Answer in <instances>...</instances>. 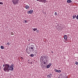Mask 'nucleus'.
Listing matches in <instances>:
<instances>
[{
	"label": "nucleus",
	"mask_w": 78,
	"mask_h": 78,
	"mask_svg": "<svg viewBox=\"0 0 78 78\" xmlns=\"http://www.w3.org/2000/svg\"><path fill=\"white\" fill-rule=\"evenodd\" d=\"M5 67L4 68L5 72H9V70H11V71L14 70V66L13 64H12L10 66L9 64H5Z\"/></svg>",
	"instance_id": "nucleus-1"
},
{
	"label": "nucleus",
	"mask_w": 78,
	"mask_h": 78,
	"mask_svg": "<svg viewBox=\"0 0 78 78\" xmlns=\"http://www.w3.org/2000/svg\"><path fill=\"white\" fill-rule=\"evenodd\" d=\"M42 56L40 58V61H43L44 62V64H47V62H48V60H47V58H48L47 57V55H45L43 56L42 57Z\"/></svg>",
	"instance_id": "nucleus-2"
},
{
	"label": "nucleus",
	"mask_w": 78,
	"mask_h": 78,
	"mask_svg": "<svg viewBox=\"0 0 78 78\" xmlns=\"http://www.w3.org/2000/svg\"><path fill=\"white\" fill-rule=\"evenodd\" d=\"M33 44V43H30L28 44V45H30L29 47V50L31 52H33L34 50V49L33 48H34V45Z\"/></svg>",
	"instance_id": "nucleus-3"
},
{
	"label": "nucleus",
	"mask_w": 78,
	"mask_h": 78,
	"mask_svg": "<svg viewBox=\"0 0 78 78\" xmlns=\"http://www.w3.org/2000/svg\"><path fill=\"white\" fill-rule=\"evenodd\" d=\"M20 0H12V2H13V5H16V4H18L20 1H19Z\"/></svg>",
	"instance_id": "nucleus-4"
},
{
	"label": "nucleus",
	"mask_w": 78,
	"mask_h": 78,
	"mask_svg": "<svg viewBox=\"0 0 78 78\" xmlns=\"http://www.w3.org/2000/svg\"><path fill=\"white\" fill-rule=\"evenodd\" d=\"M33 12V10H30L29 11H27V14H32Z\"/></svg>",
	"instance_id": "nucleus-5"
},
{
	"label": "nucleus",
	"mask_w": 78,
	"mask_h": 78,
	"mask_svg": "<svg viewBox=\"0 0 78 78\" xmlns=\"http://www.w3.org/2000/svg\"><path fill=\"white\" fill-rule=\"evenodd\" d=\"M26 51L27 53H28V54H30V51H29V50H28V48H27L26 49Z\"/></svg>",
	"instance_id": "nucleus-6"
},
{
	"label": "nucleus",
	"mask_w": 78,
	"mask_h": 78,
	"mask_svg": "<svg viewBox=\"0 0 78 78\" xmlns=\"http://www.w3.org/2000/svg\"><path fill=\"white\" fill-rule=\"evenodd\" d=\"M47 77H48L49 78H51V76H52V74L50 73L49 75H47Z\"/></svg>",
	"instance_id": "nucleus-7"
},
{
	"label": "nucleus",
	"mask_w": 78,
	"mask_h": 78,
	"mask_svg": "<svg viewBox=\"0 0 78 78\" xmlns=\"http://www.w3.org/2000/svg\"><path fill=\"white\" fill-rule=\"evenodd\" d=\"M25 8L26 9H29V8H30V7L28 5H26L25 6Z\"/></svg>",
	"instance_id": "nucleus-8"
},
{
	"label": "nucleus",
	"mask_w": 78,
	"mask_h": 78,
	"mask_svg": "<svg viewBox=\"0 0 78 78\" xmlns=\"http://www.w3.org/2000/svg\"><path fill=\"white\" fill-rule=\"evenodd\" d=\"M67 2L68 3H71L72 1L71 0H68Z\"/></svg>",
	"instance_id": "nucleus-9"
},
{
	"label": "nucleus",
	"mask_w": 78,
	"mask_h": 78,
	"mask_svg": "<svg viewBox=\"0 0 78 78\" xmlns=\"http://www.w3.org/2000/svg\"><path fill=\"white\" fill-rule=\"evenodd\" d=\"M64 39H67V35H66L64 36Z\"/></svg>",
	"instance_id": "nucleus-10"
},
{
	"label": "nucleus",
	"mask_w": 78,
	"mask_h": 78,
	"mask_svg": "<svg viewBox=\"0 0 78 78\" xmlns=\"http://www.w3.org/2000/svg\"><path fill=\"white\" fill-rule=\"evenodd\" d=\"M5 64H6V63H5L4 65H3V67H5H5L4 68V71H5V70L4 69H5V68L6 67V66H5Z\"/></svg>",
	"instance_id": "nucleus-11"
},
{
	"label": "nucleus",
	"mask_w": 78,
	"mask_h": 78,
	"mask_svg": "<svg viewBox=\"0 0 78 78\" xmlns=\"http://www.w3.org/2000/svg\"><path fill=\"white\" fill-rule=\"evenodd\" d=\"M42 2H41L42 3H46V2H47V1L46 0H42Z\"/></svg>",
	"instance_id": "nucleus-12"
},
{
	"label": "nucleus",
	"mask_w": 78,
	"mask_h": 78,
	"mask_svg": "<svg viewBox=\"0 0 78 78\" xmlns=\"http://www.w3.org/2000/svg\"><path fill=\"white\" fill-rule=\"evenodd\" d=\"M76 16L75 15H74L73 16V19H75L76 18Z\"/></svg>",
	"instance_id": "nucleus-13"
},
{
	"label": "nucleus",
	"mask_w": 78,
	"mask_h": 78,
	"mask_svg": "<svg viewBox=\"0 0 78 78\" xmlns=\"http://www.w3.org/2000/svg\"><path fill=\"white\" fill-rule=\"evenodd\" d=\"M50 65H48L46 67H47V69H48V68H50Z\"/></svg>",
	"instance_id": "nucleus-14"
},
{
	"label": "nucleus",
	"mask_w": 78,
	"mask_h": 78,
	"mask_svg": "<svg viewBox=\"0 0 78 78\" xmlns=\"http://www.w3.org/2000/svg\"><path fill=\"white\" fill-rule=\"evenodd\" d=\"M37 30V29L35 28L33 29V30L34 31H36V30Z\"/></svg>",
	"instance_id": "nucleus-15"
},
{
	"label": "nucleus",
	"mask_w": 78,
	"mask_h": 78,
	"mask_svg": "<svg viewBox=\"0 0 78 78\" xmlns=\"http://www.w3.org/2000/svg\"><path fill=\"white\" fill-rule=\"evenodd\" d=\"M1 49H4L5 48H4V47L2 46H1Z\"/></svg>",
	"instance_id": "nucleus-16"
},
{
	"label": "nucleus",
	"mask_w": 78,
	"mask_h": 78,
	"mask_svg": "<svg viewBox=\"0 0 78 78\" xmlns=\"http://www.w3.org/2000/svg\"><path fill=\"white\" fill-rule=\"evenodd\" d=\"M30 56H31V57H33V56H34V55L33 54H32L30 55Z\"/></svg>",
	"instance_id": "nucleus-17"
},
{
	"label": "nucleus",
	"mask_w": 78,
	"mask_h": 78,
	"mask_svg": "<svg viewBox=\"0 0 78 78\" xmlns=\"http://www.w3.org/2000/svg\"><path fill=\"white\" fill-rule=\"evenodd\" d=\"M55 70V72H58V70L56 69V68H55L54 69Z\"/></svg>",
	"instance_id": "nucleus-18"
},
{
	"label": "nucleus",
	"mask_w": 78,
	"mask_h": 78,
	"mask_svg": "<svg viewBox=\"0 0 78 78\" xmlns=\"http://www.w3.org/2000/svg\"><path fill=\"white\" fill-rule=\"evenodd\" d=\"M37 1H39L40 2H42V0H36Z\"/></svg>",
	"instance_id": "nucleus-19"
},
{
	"label": "nucleus",
	"mask_w": 78,
	"mask_h": 78,
	"mask_svg": "<svg viewBox=\"0 0 78 78\" xmlns=\"http://www.w3.org/2000/svg\"><path fill=\"white\" fill-rule=\"evenodd\" d=\"M58 73H61V70H58Z\"/></svg>",
	"instance_id": "nucleus-20"
},
{
	"label": "nucleus",
	"mask_w": 78,
	"mask_h": 78,
	"mask_svg": "<svg viewBox=\"0 0 78 78\" xmlns=\"http://www.w3.org/2000/svg\"><path fill=\"white\" fill-rule=\"evenodd\" d=\"M36 32L37 33H39V30H37Z\"/></svg>",
	"instance_id": "nucleus-21"
},
{
	"label": "nucleus",
	"mask_w": 78,
	"mask_h": 78,
	"mask_svg": "<svg viewBox=\"0 0 78 78\" xmlns=\"http://www.w3.org/2000/svg\"><path fill=\"white\" fill-rule=\"evenodd\" d=\"M35 51H36V52H35V53H34V54H35V55H36V54H37V50H36Z\"/></svg>",
	"instance_id": "nucleus-22"
},
{
	"label": "nucleus",
	"mask_w": 78,
	"mask_h": 78,
	"mask_svg": "<svg viewBox=\"0 0 78 78\" xmlns=\"http://www.w3.org/2000/svg\"><path fill=\"white\" fill-rule=\"evenodd\" d=\"M51 53L52 54V55H53V51H51Z\"/></svg>",
	"instance_id": "nucleus-23"
},
{
	"label": "nucleus",
	"mask_w": 78,
	"mask_h": 78,
	"mask_svg": "<svg viewBox=\"0 0 78 78\" xmlns=\"http://www.w3.org/2000/svg\"><path fill=\"white\" fill-rule=\"evenodd\" d=\"M24 22H25V23H27V21L26 20H24Z\"/></svg>",
	"instance_id": "nucleus-24"
},
{
	"label": "nucleus",
	"mask_w": 78,
	"mask_h": 78,
	"mask_svg": "<svg viewBox=\"0 0 78 78\" xmlns=\"http://www.w3.org/2000/svg\"><path fill=\"white\" fill-rule=\"evenodd\" d=\"M55 16H57V13L56 12H55Z\"/></svg>",
	"instance_id": "nucleus-25"
},
{
	"label": "nucleus",
	"mask_w": 78,
	"mask_h": 78,
	"mask_svg": "<svg viewBox=\"0 0 78 78\" xmlns=\"http://www.w3.org/2000/svg\"><path fill=\"white\" fill-rule=\"evenodd\" d=\"M75 63L76 64V65H77V64H78V62H76Z\"/></svg>",
	"instance_id": "nucleus-26"
},
{
	"label": "nucleus",
	"mask_w": 78,
	"mask_h": 78,
	"mask_svg": "<svg viewBox=\"0 0 78 78\" xmlns=\"http://www.w3.org/2000/svg\"><path fill=\"white\" fill-rule=\"evenodd\" d=\"M41 66L42 67H43V68H44V66L43 65H42Z\"/></svg>",
	"instance_id": "nucleus-27"
},
{
	"label": "nucleus",
	"mask_w": 78,
	"mask_h": 78,
	"mask_svg": "<svg viewBox=\"0 0 78 78\" xmlns=\"http://www.w3.org/2000/svg\"><path fill=\"white\" fill-rule=\"evenodd\" d=\"M76 19H78V15H77V16L76 17Z\"/></svg>",
	"instance_id": "nucleus-28"
},
{
	"label": "nucleus",
	"mask_w": 78,
	"mask_h": 78,
	"mask_svg": "<svg viewBox=\"0 0 78 78\" xmlns=\"http://www.w3.org/2000/svg\"><path fill=\"white\" fill-rule=\"evenodd\" d=\"M0 5H3V3L2 2H0Z\"/></svg>",
	"instance_id": "nucleus-29"
},
{
	"label": "nucleus",
	"mask_w": 78,
	"mask_h": 78,
	"mask_svg": "<svg viewBox=\"0 0 78 78\" xmlns=\"http://www.w3.org/2000/svg\"><path fill=\"white\" fill-rule=\"evenodd\" d=\"M7 44L8 45H9V42H7Z\"/></svg>",
	"instance_id": "nucleus-30"
},
{
	"label": "nucleus",
	"mask_w": 78,
	"mask_h": 78,
	"mask_svg": "<svg viewBox=\"0 0 78 78\" xmlns=\"http://www.w3.org/2000/svg\"><path fill=\"white\" fill-rule=\"evenodd\" d=\"M49 66H51V63H49Z\"/></svg>",
	"instance_id": "nucleus-31"
},
{
	"label": "nucleus",
	"mask_w": 78,
	"mask_h": 78,
	"mask_svg": "<svg viewBox=\"0 0 78 78\" xmlns=\"http://www.w3.org/2000/svg\"><path fill=\"white\" fill-rule=\"evenodd\" d=\"M28 41L29 42H30V39L28 40Z\"/></svg>",
	"instance_id": "nucleus-32"
},
{
	"label": "nucleus",
	"mask_w": 78,
	"mask_h": 78,
	"mask_svg": "<svg viewBox=\"0 0 78 78\" xmlns=\"http://www.w3.org/2000/svg\"><path fill=\"white\" fill-rule=\"evenodd\" d=\"M21 59H23V58H22V57H21Z\"/></svg>",
	"instance_id": "nucleus-33"
},
{
	"label": "nucleus",
	"mask_w": 78,
	"mask_h": 78,
	"mask_svg": "<svg viewBox=\"0 0 78 78\" xmlns=\"http://www.w3.org/2000/svg\"><path fill=\"white\" fill-rule=\"evenodd\" d=\"M62 76V74L60 75H59V76Z\"/></svg>",
	"instance_id": "nucleus-34"
},
{
	"label": "nucleus",
	"mask_w": 78,
	"mask_h": 78,
	"mask_svg": "<svg viewBox=\"0 0 78 78\" xmlns=\"http://www.w3.org/2000/svg\"><path fill=\"white\" fill-rule=\"evenodd\" d=\"M28 61H30V60H28Z\"/></svg>",
	"instance_id": "nucleus-35"
},
{
	"label": "nucleus",
	"mask_w": 78,
	"mask_h": 78,
	"mask_svg": "<svg viewBox=\"0 0 78 78\" xmlns=\"http://www.w3.org/2000/svg\"><path fill=\"white\" fill-rule=\"evenodd\" d=\"M32 29H33V28H32Z\"/></svg>",
	"instance_id": "nucleus-36"
}]
</instances>
